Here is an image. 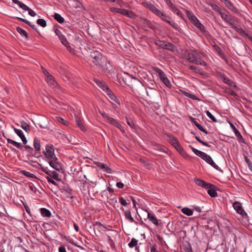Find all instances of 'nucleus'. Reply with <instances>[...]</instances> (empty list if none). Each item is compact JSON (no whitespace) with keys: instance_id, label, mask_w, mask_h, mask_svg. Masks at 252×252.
Wrapping results in <instances>:
<instances>
[{"instance_id":"1","label":"nucleus","mask_w":252,"mask_h":252,"mask_svg":"<svg viewBox=\"0 0 252 252\" xmlns=\"http://www.w3.org/2000/svg\"><path fill=\"white\" fill-rule=\"evenodd\" d=\"M87 59L97 67L107 69V59L97 50H92L88 55Z\"/></svg>"},{"instance_id":"2","label":"nucleus","mask_w":252,"mask_h":252,"mask_svg":"<svg viewBox=\"0 0 252 252\" xmlns=\"http://www.w3.org/2000/svg\"><path fill=\"white\" fill-rule=\"evenodd\" d=\"M43 153L45 157L49 160V163L52 167L58 171L62 169L61 164L57 161V158L54 154V149L52 147L46 145V151Z\"/></svg>"},{"instance_id":"3","label":"nucleus","mask_w":252,"mask_h":252,"mask_svg":"<svg viewBox=\"0 0 252 252\" xmlns=\"http://www.w3.org/2000/svg\"><path fill=\"white\" fill-rule=\"evenodd\" d=\"M127 76L124 78V81L133 91L138 93L140 88L142 87V82L137 78L126 73Z\"/></svg>"},{"instance_id":"4","label":"nucleus","mask_w":252,"mask_h":252,"mask_svg":"<svg viewBox=\"0 0 252 252\" xmlns=\"http://www.w3.org/2000/svg\"><path fill=\"white\" fill-rule=\"evenodd\" d=\"M195 183L198 186L207 189V192L210 196L214 197L217 196V187L214 185L207 183L199 179H195Z\"/></svg>"},{"instance_id":"5","label":"nucleus","mask_w":252,"mask_h":252,"mask_svg":"<svg viewBox=\"0 0 252 252\" xmlns=\"http://www.w3.org/2000/svg\"><path fill=\"white\" fill-rule=\"evenodd\" d=\"M68 30L70 31L71 33H66V36H64L63 45L70 53L76 55L74 45L72 44V42L73 40H74V33L72 31L70 30L69 28H68Z\"/></svg>"},{"instance_id":"6","label":"nucleus","mask_w":252,"mask_h":252,"mask_svg":"<svg viewBox=\"0 0 252 252\" xmlns=\"http://www.w3.org/2000/svg\"><path fill=\"white\" fill-rule=\"evenodd\" d=\"M186 59L190 63H195L204 66L207 65V63L199 58L195 54L193 53H187L185 55Z\"/></svg>"},{"instance_id":"7","label":"nucleus","mask_w":252,"mask_h":252,"mask_svg":"<svg viewBox=\"0 0 252 252\" xmlns=\"http://www.w3.org/2000/svg\"><path fill=\"white\" fill-rule=\"evenodd\" d=\"M195 152V153H198L197 156L198 157H200L202 159L206 161L208 163L212 165L215 168L218 169V165L216 164L210 156L199 150H196Z\"/></svg>"},{"instance_id":"8","label":"nucleus","mask_w":252,"mask_h":252,"mask_svg":"<svg viewBox=\"0 0 252 252\" xmlns=\"http://www.w3.org/2000/svg\"><path fill=\"white\" fill-rule=\"evenodd\" d=\"M155 71L158 74L160 80L164 84V85L166 87L170 88L171 86V83L170 82L164 72L161 69L158 67L155 69Z\"/></svg>"},{"instance_id":"9","label":"nucleus","mask_w":252,"mask_h":252,"mask_svg":"<svg viewBox=\"0 0 252 252\" xmlns=\"http://www.w3.org/2000/svg\"><path fill=\"white\" fill-rule=\"evenodd\" d=\"M156 44L157 45L164 49L171 51H174L175 48V46L171 43L165 41L159 40L157 41Z\"/></svg>"},{"instance_id":"10","label":"nucleus","mask_w":252,"mask_h":252,"mask_svg":"<svg viewBox=\"0 0 252 252\" xmlns=\"http://www.w3.org/2000/svg\"><path fill=\"white\" fill-rule=\"evenodd\" d=\"M7 141L8 143H10V144L13 145V146H15L16 147H17L18 149H21L23 147V146L22 145V144L20 143L17 142L15 141L14 140H12L11 139L7 138ZM24 148L26 150H27L28 152H29L30 153H32L33 151V148L28 145L24 146Z\"/></svg>"},{"instance_id":"11","label":"nucleus","mask_w":252,"mask_h":252,"mask_svg":"<svg viewBox=\"0 0 252 252\" xmlns=\"http://www.w3.org/2000/svg\"><path fill=\"white\" fill-rule=\"evenodd\" d=\"M94 81L95 83L97 84L98 86H99L100 88H102L103 90L105 89L106 90V92L107 93V94L109 95V97L113 100L115 101L116 99V97L112 93L110 90L108 89V88L105 85L103 82H101V81L98 80H94Z\"/></svg>"},{"instance_id":"12","label":"nucleus","mask_w":252,"mask_h":252,"mask_svg":"<svg viewBox=\"0 0 252 252\" xmlns=\"http://www.w3.org/2000/svg\"><path fill=\"white\" fill-rule=\"evenodd\" d=\"M233 207L236 212L243 217L247 215L244 209L242 208V204L239 201H235L233 203Z\"/></svg>"},{"instance_id":"13","label":"nucleus","mask_w":252,"mask_h":252,"mask_svg":"<svg viewBox=\"0 0 252 252\" xmlns=\"http://www.w3.org/2000/svg\"><path fill=\"white\" fill-rule=\"evenodd\" d=\"M67 3L71 7L84 9L82 3L77 0H67Z\"/></svg>"},{"instance_id":"14","label":"nucleus","mask_w":252,"mask_h":252,"mask_svg":"<svg viewBox=\"0 0 252 252\" xmlns=\"http://www.w3.org/2000/svg\"><path fill=\"white\" fill-rule=\"evenodd\" d=\"M148 4V8L157 16L161 17L164 16V14L158 9L154 5L150 3Z\"/></svg>"},{"instance_id":"15","label":"nucleus","mask_w":252,"mask_h":252,"mask_svg":"<svg viewBox=\"0 0 252 252\" xmlns=\"http://www.w3.org/2000/svg\"><path fill=\"white\" fill-rule=\"evenodd\" d=\"M54 30L56 34L59 37L61 42L63 44V35H62V28L58 25L54 26Z\"/></svg>"},{"instance_id":"16","label":"nucleus","mask_w":252,"mask_h":252,"mask_svg":"<svg viewBox=\"0 0 252 252\" xmlns=\"http://www.w3.org/2000/svg\"><path fill=\"white\" fill-rule=\"evenodd\" d=\"M64 193L66 197L72 199L74 197V191L69 187L64 185Z\"/></svg>"},{"instance_id":"17","label":"nucleus","mask_w":252,"mask_h":252,"mask_svg":"<svg viewBox=\"0 0 252 252\" xmlns=\"http://www.w3.org/2000/svg\"><path fill=\"white\" fill-rule=\"evenodd\" d=\"M112 11L118 13H120L123 15H125L127 17H131L130 13L128 10L124 8H113Z\"/></svg>"},{"instance_id":"18","label":"nucleus","mask_w":252,"mask_h":252,"mask_svg":"<svg viewBox=\"0 0 252 252\" xmlns=\"http://www.w3.org/2000/svg\"><path fill=\"white\" fill-rule=\"evenodd\" d=\"M45 79L47 83L50 86L55 87L58 85L57 82L55 81L53 76L51 74L45 77Z\"/></svg>"},{"instance_id":"19","label":"nucleus","mask_w":252,"mask_h":252,"mask_svg":"<svg viewBox=\"0 0 252 252\" xmlns=\"http://www.w3.org/2000/svg\"><path fill=\"white\" fill-rule=\"evenodd\" d=\"M96 165L100 169L103 170V171L108 173H111L112 172V169L108 167L107 165L100 162H96Z\"/></svg>"},{"instance_id":"20","label":"nucleus","mask_w":252,"mask_h":252,"mask_svg":"<svg viewBox=\"0 0 252 252\" xmlns=\"http://www.w3.org/2000/svg\"><path fill=\"white\" fill-rule=\"evenodd\" d=\"M220 77L225 84L231 87L236 88V85L232 80L228 79L224 75H221Z\"/></svg>"},{"instance_id":"21","label":"nucleus","mask_w":252,"mask_h":252,"mask_svg":"<svg viewBox=\"0 0 252 252\" xmlns=\"http://www.w3.org/2000/svg\"><path fill=\"white\" fill-rule=\"evenodd\" d=\"M108 123L115 126L116 127L119 128L122 132H125V130L121 126V125L119 122H118L115 119H113V118H111V119L108 122Z\"/></svg>"},{"instance_id":"22","label":"nucleus","mask_w":252,"mask_h":252,"mask_svg":"<svg viewBox=\"0 0 252 252\" xmlns=\"http://www.w3.org/2000/svg\"><path fill=\"white\" fill-rule=\"evenodd\" d=\"M230 125H231V127L233 129L238 140L240 142H243L244 141V140L241 134L239 131V130L236 128V127L233 124H231Z\"/></svg>"},{"instance_id":"23","label":"nucleus","mask_w":252,"mask_h":252,"mask_svg":"<svg viewBox=\"0 0 252 252\" xmlns=\"http://www.w3.org/2000/svg\"><path fill=\"white\" fill-rule=\"evenodd\" d=\"M75 122L76 125L81 129V130L85 131L86 128L84 126L83 123L80 118H78L76 115H75Z\"/></svg>"},{"instance_id":"24","label":"nucleus","mask_w":252,"mask_h":252,"mask_svg":"<svg viewBox=\"0 0 252 252\" xmlns=\"http://www.w3.org/2000/svg\"><path fill=\"white\" fill-rule=\"evenodd\" d=\"M188 17L192 24H194L198 20L197 18L190 11L187 10L186 11Z\"/></svg>"},{"instance_id":"25","label":"nucleus","mask_w":252,"mask_h":252,"mask_svg":"<svg viewBox=\"0 0 252 252\" xmlns=\"http://www.w3.org/2000/svg\"><path fill=\"white\" fill-rule=\"evenodd\" d=\"M225 6L230 10L234 13H238L239 12L237 9L233 5V4L229 0L226 1L225 3Z\"/></svg>"},{"instance_id":"26","label":"nucleus","mask_w":252,"mask_h":252,"mask_svg":"<svg viewBox=\"0 0 252 252\" xmlns=\"http://www.w3.org/2000/svg\"><path fill=\"white\" fill-rule=\"evenodd\" d=\"M16 18H17V19L21 21H22L23 22L25 23L27 25L30 26L34 31H35L37 32H38L36 26L34 25H32L29 21H28L26 19H23L22 18H20V17H16Z\"/></svg>"},{"instance_id":"27","label":"nucleus","mask_w":252,"mask_h":252,"mask_svg":"<svg viewBox=\"0 0 252 252\" xmlns=\"http://www.w3.org/2000/svg\"><path fill=\"white\" fill-rule=\"evenodd\" d=\"M40 213L44 217H50L51 216L50 211L46 208L40 209Z\"/></svg>"},{"instance_id":"28","label":"nucleus","mask_w":252,"mask_h":252,"mask_svg":"<svg viewBox=\"0 0 252 252\" xmlns=\"http://www.w3.org/2000/svg\"><path fill=\"white\" fill-rule=\"evenodd\" d=\"M175 148L180 153V154L184 157H187L188 154L184 151L182 147L179 144V147L176 146Z\"/></svg>"},{"instance_id":"29","label":"nucleus","mask_w":252,"mask_h":252,"mask_svg":"<svg viewBox=\"0 0 252 252\" xmlns=\"http://www.w3.org/2000/svg\"><path fill=\"white\" fill-rule=\"evenodd\" d=\"M124 214L125 217L127 220H129L130 222H134L136 223H137V222L134 220L133 218L132 217L130 210H126L125 211Z\"/></svg>"},{"instance_id":"30","label":"nucleus","mask_w":252,"mask_h":252,"mask_svg":"<svg viewBox=\"0 0 252 252\" xmlns=\"http://www.w3.org/2000/svg\"><path fill=\"white\" fill-rule=\"evenodd\" d=\"M148 218L149 220L152 221L154 224L156 225H158V220L157 218L152 214H151L150 212H148Z\"/></svg>"},{"instance_id":"31","label":"nucleus","mask_w":252,"mask_h":252,"mask_svg":"<svg viewBox=\"0 0 252 252\" xmlns=\"http://www.w3.org/2000/svg\"><path fill=\"white\" fill-rule=\"evenodd\" d=\"M238 20V18L234 16H230L229 20L226 22L228 23L232 28L235 26V21Z\"/></svg>"},{"instance_id":"32","label":"nucleus","mask_w":252,"mask_h":252,"mask_svg":"<svg viewBox=\"0 0 252 252\" xmlns=\"http://www.w3.org/2000/svg\"><path fill=\"white\" fill-rule=\"evenodd\" d=\"M17 31L22 36H24L27 39L28 38V34L27 32L20 27H17Z\"/></svg>"},{"instance_id":"33","label":"nucleus","mask_w":252,"mask_h":252,"mask_svg":"<svg viewBox=\"0 0 252 252\" xmlns=\"http://www.w3.org/2000/svg\"><path fill=\"white\" fill-rule=\"evenodd\" d=\"M182 212L183 214L186 215L188 216H190L193 214L192 210L188 208H183L182 209Z\"/></svg>"},{"instance_id":"34","label":"nucleus","mask_w":252,"mask_h":252,"mask_svg":"<svg viewBox=\"0 0 252 252\" xmlns=\"http://www.w3.org/2000/svg\"><path fill=\"white\" fill-rule=\"evenodd\" d=\"M194 26L199 29L202 32H205L204 26L198 20L196 23H194Z\"/></svg>"},{"instance_id":"35","label":"nucleus","mask_w":252,"mask_h":252,"mask_svg":"<svg viewBox=\"0 0 252 252\" xmlns=\"http://www.w3.org/2000/svg\"><path fill=\"white\" fill-rule=\"evenodd\" d=\"M53 16L54 17V19L59 23L61 24L63 23V17H62L60 14L58 13H55Z\"/></svg>"},{"instance_id":"36","label":"nucleus","mask_w":252,"mask_h":252,"mask_svg":"<svg viewBox=\"0 0 252 252\" xmlns=\"http://www.w3.org/2000/svg\"><path fill=\"white\" fill-rule=\"evenodd\" d=\"M170 138V143L172 144L174 147L176 146L179 147V142L178 140L175 138L173 136L169 137Z\"/></svg>"},{"instance_id":"37","label":"nucleus","mask_w":252,"mask_h":252,"mask_svg":"<svg viewBox=\"0 0 252 252\" xmlns=\"http://www.w3.org/2000/svg\"><path fill=\"white\" fill-rule=\"evenodd\" d=\"M21 127L26 131L29 132L30 131V126L24 121L21 122Z\"/></svg>"},{"instance_id":"38","label":"nucleus","mask_w":252,"mask_h":252,"mask_svg":"<svg viewBox=\"0 0 252 252\" xmlns=\"http://www.w3.org/2000/svg\"><path fill=\"white\" fill-rule=\"evenodd\" d=\"M21 172L26 177H30L32 178H36V176L34 174L31 173L28 171L25 170H22Z\"/></svg>"},{"instance_id":"39","label":"nucleus","mask_w":252,"mask_h":252,"mask_svg":"<svg viewBox=\"0 0 252 252\" xmlns=\"http://www.w3.org/2000/svg\"><path fill=\"white\" fill-rule=\"evenodd\" d=\"M65 137L68 143H70L72 144H75V140L74 136H72L71 135L68 134L65 136Z\"/></svg>"},{"instance_id":"40","label":"nucleus","mask_w":252,"mask_h":252,"mask_svg":"<svg viewBox=\"0 0 252 252\" xmlns=\"http://www.w3.org/2000/svg\"><path fill=\"white\" fill-rule=\"evenodd\" d=\"M33 146H34V149L36 151H39L40 150V144L38 141V140L36 138H34V139Z\"/></svg>"},{"instance_id":"41","label":"nucleus","mask_w":252,"mask_h":252,"mask_svg":"<svg viewBox=\"0 0 252 252\" xmlns=\"http://www.w3.org/2000/svg\"><path fill=\"white\" fill-rule=\"evenodd\" d=\"M36 22L38 25H40L43 28L45 27L47 25L46 21L43 19H38Z\"/></svg>"},{"instance_id":"42","label":"nucleus","mask_w":252,"mask_h":252,"mask_svg":"<svg viewBox=\"0 0 252 252\" xmlns=\"http://www.w3.org/2000/svg\"><path fill=\"white\" fill-rule=\"evenodd\" d=\"M194 137H195V139L198 142H199L200 143H201L203 145L205 146L208 147H211V146L210 145H209L207 142H204L203 140H202L198 136H195Z\"/></svg>"},{"instance_id":"43","label":"nucleus","mask_w":252,"mask_h":252,"mask_svg":"<svg viewBox=\"0 0 252 252\" xmlns=\"http://www.w3.org/2000/svg\"><path fill=\"white\" fill-rule=\"evenodd\" d=\"M137 240L135 238H132L130 242L128 243V246L130 248H133L137 245Z\"/></svg>"},{"instance_id":"44","label":"nucleus","mask_w":252,"mask_h":252,"mask_svg":"<svg viewBox=\"0 0 252 252\" xmlns=\"http://www.w3.org/2000/svg\"><path fill=\"white\" fill-rule=\"evenodd\" d=\"M220 15L221 18L225 22H227V20H229V18L230 16H229L227 13L224 12H220Z\"/></svg>"},{"instance_id":"45","label":"nucleus","mask_w":252,"mask_h":252,"mask_svg":"<svg viewBox=\"0 0 252 252\" xmlns=\"http://www.w3.org/2000/svg\"><path fill=\"white\" fill-rule=\"evenodd\" d=\"M168 24H169L171 26H172L174 29H175L177 31L179 32L180 31V30H181L180 28L174 21H170V23H169Z\"/></svg>"},{"instance_id":"46","label":"nucleus","mask_w":252,"mask_h":252,"mask_svg":"<svg viewBox=\"0 0 252 252\" xmlns=\"http://www.w3.org/2000/svg\"><path fill=\"white\" fill-rule=\"evenodd\" d=\"M205 113L207 116L210 118L212 121L214 122H217V119L215 118V117L209 111H206Z\"/></svg>"},{"instance_id":"47","label":"nucleus","mask_w":252,"mask_h":252,"mask_svg":"<svg viewBox=\"0 0 252 252\" xmlns=\"http://www.w3.org/2000/svg\"><path fill=\"white\" fill-rule=\"evenodd\" d=\"M184 251L185 252H192V250L191 245L189 243H188L187 245H185L184 248Z\"/></svg>"},{"instance_id":"48","label":"nucleus","mask_w":252,"mask_h":252,"mask_svg":"<svg viewBox=\"0 0 252 252\" xmlns=\"http://www.w3.org/2000/svg\"><path fill=\"white\" fill-rule=\"evenodd\" d=\"M64 110H66L68 111L71 115H72V113H74V110L73 108L70 107L69 106L67 105H65L64 104Z\"/></svg>"},{"instance_id":"49","label":"nucleus","mask_w":252,"mask_h":252,"mask_svg":"<svg viewBox=\"0 0 252 252\" xmlns=\"http://www.w3.org/2000/svg\"><path fill=\"white\" fill-rule=\"evenodd\" d=\"M18 5L19 6V7L21 8H22L23 10L27 11L29 9V7L25 4L24 3H22L21 1H19V3H18Z\"/></svg>"},{"instance_id":"50","label":"nucleus","mask_w":252,"mask_h":252,"mask_svg":"<svg viewBox=\"0 0 252 252\" xmlns=\"http://www.w3.org/2000/svg\"><path fill=\"white\" fill-rule=\"evenodd\" d=\"M211 7H212L213 10L219 12L220 14V12H222V11L220 10V8L217 5H216L215 4H212L211 5Z\"/></svg>"},{"instance_id":"51","label":"nucleus","mask_w":252,"mask_h":252,"mask_svg":"<svg viewBox=\"0 0 252 252\" xmlns=\"http://www.w3.org/2000/svg\"><path fill=\"white\" fill-rule=\"evenodd\" d=\"M99 114L107 121L108 122L109 121V120L111 119V117L109 116L108 115H106L104 112H102L100 110H99Z\"/></svg>"},{"instance_id":"52","label":"nucleus","mask_w":252,"mask_h":252,"mask_svg":"<svg viewBox=\"0 0 252 252\" xmlns=\"http://www.w3.org/2000/svg\"><path fill=\"white\" fill-rule=\"evenodd\" d=\"M50 176L57 181L60 180L58 178V173H57L56 171L52 172L51 176Z\"/></svg>"},{"instance_id":"53","label":"nucleus","mask_w":252,"mask_h":252,"mask_svg":"<svg viewBox=\"0 0 252 252\" xmlns=\"http://www.w3.org/2000/svg\"><path fill=\"white\" fill-rule=\"evenodd\" d=\"M14 130L20 137H21L22 136L24 135L22 131L20 129H17L16 128H14Z\"/></svg>"},{"instance_id":"54","label":"nucleus","mask_w":252,"mask_h":252,"mask_svg":"<svg viewBox=\"0 0 252 252\" xmlns=\"http://www.w3.org/2000/svg\"><path fill=\"white\" fill-rule=\"evenodd\" d=\"M119 201L120 203L124 206H126L128 204L126 200L122 197L119 198Z\"/></svg>"},{"instance_id":"55","label":"nucleus","mask_w":252,"mask_h":252,"mask_svg":"<svg viewBox=\"0 0 252 252\" xmlns=\"http://www.w3.org/2000/svg\"><path fill=\"white\" fill-rule=\"evenodd\" d=\"M126 123L130 126V127L132 128H135V126L133 122L132 121L128 120L127 118H126Z\"/></svg>"},{"instance_id":"56","label":"nucleus","mask_w":252,"mask_h":252,"mask_svg":"<svg viewBox=\"0 0 252 252\" xmlns=\"http://www.w3.org/2000/svg\"><path fill=\"white\" fill-rule=\"evenodd\" d=\"M233 29H234L236 31H237L238 32L240 33V34L244 33L245 31L243 30L242 28H238L235 26L233 28Z\"/></svg>"},{"instance_id":"57","label":"nucleus","mask_w":252,"mask_h":252,"mask_svg":"<svg viewBox=\"0 0 252 252\" xmlns=\"http://www.w3.org/2000/svg\"><path fill=\"white\" fill-rule=\"evenodd\" d=\"M161 17H162V20H163L164 21L167 22V23H170V17L166 16L164 14L163 16H161Z\"/></svg>"},{"instance_id":"58","label":"nucleus","mask_w":252,"mask_h":252,"mask_svg":"<svg viewBox=\"0 0 252 252\" xmlns=\"http://www.w3.org/2000/svg\"><path fill=\"white\" fill-rule=\"evenodd\" d=\"M197 127L198 128V129H199L200 131L204 132L206 134H208L209 132L205 129H204L202 126L201 125H199L198 126H197Z\"/></svg>"},{"instance_id":"59","label":"nucleus","mask_w":252,"mask_h":252,"mask_svg":"<svg viewBox=\"0 0 252 252\" xmlns=\"http://www.w3.org/2000/svg\"><path fill=\"white\" fill-rule=\"evenodd\" d=\"M41 69L42 70V72H43V74L44 75L45 77H46L48 75H49L50 74L49 73V72L43 67L41 66Z\"/></svg>"},{"instance_id":"60","label":"nucleus","mask_w":252,"mask_h":252,"mask_svg":"<svg viewBox=\"0 0 252 252\" xmlns=\"http://www.w3.org/2000/svg\"><path fill=\"white\" fill-rule=\"evenodd\" d=\"M29 14L32 17H34L36 15V13L31 8H29L28 10Z\"/></svg>"},{"instance_id":"61","label":"nucleus","mask_w":252,"mask_h":252,"mask_svg":"<svg viewBox=\"0 0 252 252\" xmlns=\"http://www.w3.org/2000/svg\"><path fill=\"white\" fill-rule=\"evenodd\" d=\"M41 170L45 172L46 174H48L49 176H51V172L48 171L46 168L41 167Z\"/></svg>"},{"instance_id":"62","label":"nucleus","mask_w":252,"mask_h":252,"mask_svg":"<svg viewBox=\"0 0 252 252\" xmlns=\"http://www.w3.org/2000/svg\"><path fill=\"white\" fill-rule=\"evenodd\" d=\"M20 138H21L23 144L25 145L27 143V140L25 136L24 135V134L23 136H22Z\"/></svg>"},{"instance_id":"63","label":"nucleus","mask_w":252,"mask_h":252,"mask_svg":"<svg viewBox=\"0 0 252 252\" xmlns=\"http://www.w3.org/2000/svg\"><path fill=\"white\" fill-rule=\"evenodd\" d=\"M116 186L119 189H122L124 187V185L122 182H118L116 184Z\"/></svg>"},{"instance_id":"64","label":"nucleus","mask_w":252,"mask_h":252,"mask_svg":"<svg viewBox=\"0 0 252 252\" xmlns=\"http://www.w3.org/2000/svg\"><path fill=\"white\" fill-rule=\"evenodd\" d=\"M175 13L177 14V15L179 16H180V17L181 18H183V13L181 12V11L179 9H178L176 11H175Z\"/></svg>"}]
</instances>
